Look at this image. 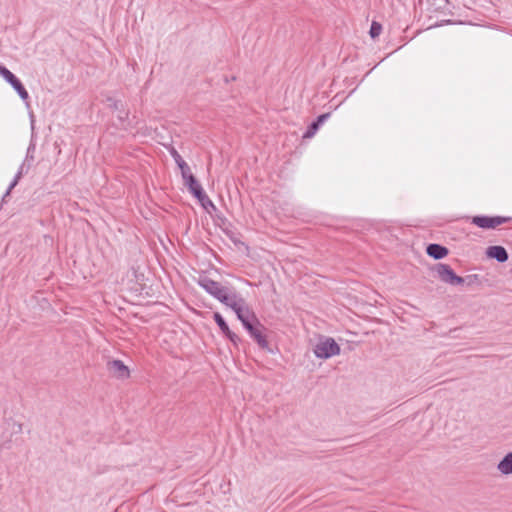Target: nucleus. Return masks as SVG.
Instances as JSON below:
<instances>
[{
	"mask_svg": "<svg viewBox=\"0 0 512 512\" xmlns=\"http://www.w3.org/2000/svg\"><path fill=\"white\" fill-rule=\"evenodd\" d=\"M198 284L215 299L227 305L233 297L236 295L235 292H229L227 288L223 287L219 282L214 281L206 276L200 277Z\"/></svg>",
	"mask_w": 512,
	"mask_h": 512,
	"instance_id": "1",
	"label": "nucleus"
},
{
	"mask_svg": "<svg viewBox=\"0 0 512 512\" xmlns=\"http://www.w3.org/2000/svg\"><path fill=\"white\" fill-rule=\"evenodd\" d=\"M340 351V346L331 337L321 338L313 349L315 356L320 359H328L339 355Z\"/></svg>",
	"mask_w": 512,
	"mask_h": 512,
	"instance_id": "2",
	"label": "nucleus"
},
{
	"mask_svg": "<svg viewBox=\"0 0 512 512\" xmlns=\"http://www.w3.org/2000/svg\"><path fill=\"white\" fill-rule=\"evenodd\" d=\"M433 270L435 271L437 277L446 284L459 286L463 285L465 282V279L456 275V273L448 264L438 263L433 267Z\"/></svg>",
	"mask_w": 512,
	"mask_h": 512,
	"instance_id": "3",
	"label": "nucleus"
},
{
	"mask_svg": "<svg viewBox=\"0 0 512 512\" xmlns=\"http://www.w3.org/2000/svg\"><path fill=\"white\" fill-rule=\"evenodd\" d=\"M226 306L230 307L236 313L239 320L254 318V314L250 311L245 300L238 294H236Z\"/></svg>",
	"mask_w": 512,
	"mask_h": 512,
	"instance_id": "4",
	"label": "nucleus"
},
{
	"mask_svg": "<svg viewBox=\"0 0 512 512\" xmlns=\"http://www.w3.org/2000/svg\"><path fill=\"white\" fill-rule=\"evenodd\" d=\"M503 217L476 216L472 219V223L483 229H493L506 222Z\"/></svg>",
	"mask_w": 512,
	"mask_h": 512,
	"instance_id": "5",
	"label": "nucleus"
},
{
	"mask_svg": "<svg viewBox=\"0 0 512 512\" xmlns=\"http://www.w3.org/2000/svg\"><path fill=\"white\" fill-rule=\"evenodd\" d=\"M109 373L118 379H127L130 376L129 368L121 360H111L107 363Z\"/></svg>",
	"mask_w": 512,
	"mask_h": 512,
	"instance_id": "6",
	"label": "nucleus"
},
{
	"mask_svg": "<svg viewBox=\"0 0 512 512\" xmlns=\"http://www.w3.org/2000/svg\"><path fill=\"white\" fill-rule=\"evenodd\" d=\"M185 185L188 187L189 191L201 202L202 206L206 207L204 203L206 194L196 178L194 176H189L188 181L185 182Z\"/></svg>",
	"mask_w": 512,
	"mask_h": 512,
	"instance_id": "7",
	"label": "nucleus"
},
{
	"mask_svg": "<svg viewBox=\"0 0 512 512\" xmlns=\"http://www.w3.org/2000/svg\"><path fill=\"white\" fill-rule=\"evenodd\" d=\"M486 255L489 258L496 259L498 262H506L508 260V253L502 246H490L486 250Z\"/></svg>",
	"mask_w": 512,
	"mask_h": 512,
	"instance_id": "8",
	"label": "nucleus"
},
{
	"mask_svg": "<svg viewBox=\"0 0 512 512\" xmlns=\"http://www.w3.org/2000/svg\"><path fill=\"white\" fill-rule=\"evenodd\" d=\"M248 332L261 348L268 347V342L263 334V326L261 324L254 326L252 330Z\"/></svg>",
	"mask_w": 512,
	"mask_h": 512,
	"instance_id": "9",
	"label": "nucleus"
},
{
	"mask_svg": "<svg viewBox=\"0 0 512 512\" xmlns=\"http://www.w3.org/2000/svg\"><path fill=\"white\" fill-rule=\"evenodd\" d=\"M426 252L430 257L438 260L444 258L448 254V249L439 244H429Z\"/></svg>",
	"mask_w": 512,
	"mask_h": 512,
	"instance_id": "10",
	"label": "nucleus"
},
{
	"mask_svg": "<svg viewBox=\"0 0 512 512\" xmlns=\"http://www.w3.org/2000/svg\"><path fill=\"white\" fill-rule=\"evenodd\" d=\"M497 470L502 475L512 474V452L507 453L497 464Z\"/></svg>",
	"mask_w": 512,
	"mask_h": 512,
	"instance_id": "11",
	"label": "nucleus"
},
{
	"mask_svg": "<svg viewBox=\"0 0 512 512\" xmlns=\"http://www.w3.org/2000/svg\"><path fill=\"white\" fill-rule=\"evenodd\" d=\"M11 86L16 90L23 101H27L29 99V94L19 79Z\"/></svg>",
	"mask_w": 512,
	"mask_h": 512,
	"instance_id": "12",
	"label": "nucleus"
},
{
	"mask_svg": "<svg viewBox=\"0 0 512 512\" xmlns=\"http://www.w3.org/2000/svg\"><path fill=\"white\" fill-rule=\"evenodd\" d=\"M214 320L215 322L217 323V325L219 326V328L221 329V331L225 334V333H229V327L227 325V323L225 322L224 318L221 316L220 313H214Z\"/></svg>",
	"mask_w": 512,
	"mask_h": 512,
	"instance_id": "13",
	"label": "nucleus"
},
{
	"mask_svg": "<svg viewBox=\"0 0 512 512\" xmlns=\"http://www.w3.org/2000/svg\"><path fill=\"white\" fill-rule=\"evenodd\" d=\"M0 76H2L10 85L14 84L18 78L6 67L2 69Z\"/></svg>",
	"mask_w": 512,
	"mask_h": 512,
	"instance_id": "14",
	"label": "nucleus"
},
{
	"mask_svg": "<svg viewBox=\"0 0 512 512\" xmlns=\"http://www.w3.org/2000/svg\"><path fill=\"white\" fill-rule=\"evenodd\" d=\"M0 76H2L10 85L14 84L18 78L6 67L2 69Z\"/></svg>",
	"mask_w": 512,
	"mask_h": 512,
	"instance_id": "15",
	"label": "nucleus"
},
{
	"mask_svg": "<svg viewBox=\"0 0 512 512\" xmlns=\"http://www.w3.org/2000/svg\"><path fill=\"white\" fill-rule=\"evenodd\" d=\"M319 125L318 123H316L315 121L308 127L307 131L304 133L303 137L304 138H312L316 132L318 131L319 129Z\"/></svg>",
	"mask_w": 512,
	"mask_h": 512,
	"instance_id": "16",
	"label": "nucleus"
},
{
	"mask_svg": "<svg viewBox=\"0 0 512 512\" xmlns=\"http://www.w3.org/2000/svg\"><path fill=\"white\" fill-rule=\"evenodd\" d=\"M381 31H382V26L379 23L375 22V21L372 22L371 27H370V35H371V37L372 38H376L377 36L380 35Z\"/></svg>",
	"mask_w": 512,
	"mask_h": 512,
	"instance_id": "17",
	"label": "nucleus"
},
{
	"mask_svg": "<svg viewBox=\"0 0 512 512\" xmlns=\"http://www.w3.org/2000/svg\"><path fill=\"white\" fill-rule=\"evenodd\" d=\"M182 164H181V174H182V177L184 179V181H188V177L189 176H193L190 172V168L189 166L187 165V163L185 161H181Z\"/></svg>",
	"mask_w": 512,
	"mask_h": 512,
	"instance_id": "18",
	"label": "nucleus"
},
{
	"mask_svg": "<svg viewBox=\"0 0 512 512\" xmlns=\"http://www.w3.org/2000/svg\"><path fill=\"white\" fill-rule=\"evenodd\" d=\"M253 320H255V317L240 319V321L242 322L243 326L247 331L252 330V328L255 326L253 325Z\"/></svg>",
	"mask_w": 512,
	"mask_h": 512,
	"instance_id": "19",
	"label": "nucleus"
},
{
	"mask_svg": "<svg viewBox=\"0 0 512 512\" xmlns=\"http://www.w3.org/2000/svg\"><path fill=\"white\" fill-rule=\"evenodd\" d=\"M22 177V174L21 173H17L13 179V181L11 182V184L9 185L7 191H6V195L10 194V192L12 191V189L18 184L19 180L21 179Z\"/></svg>",
	"mask_w": 512,
	"mask_h": 512,
	"instance_id": "20",
	"label": "nucleus"
},
{
	"mask_svg": "<svg viewBox=\"0 0 512 512\" xmlns=\"http://www.w3.org/2000/svg\"><path fill=\"white\" fill-rule=\"evenodd\" d=\"M22 177V174L21 173H17L13 179V181L11 182V184L9 185L7 191H6V195L10 194V192L12 191V189L18 184L19 180L21 179Z\"/></svg>",
	"mask_w": 512,
	"mask_h": 512,
	"instance_id": "21",
	"label": "nucleus"
},
{
	"mask_svg": "<svg viewBox=\"0 0 512 512\" xmlns=\"http://www.w3.org/2000/svg\"><path fill=\"white\" fill-rule=\"evenodd\" d=\"M107 105L110 107V108H113L115 110H118L120 106H122L121 102L118 101V100H115L111 97H108L107 98Z\"/></svg>",
	"mask_w": 512,
	"mask_h": 512,
	"instance_id": "22",
	"label": "nucleus"
},
{
	"mask_svg": "<svg viewBox=\"0 0 512 512\" xmlns=\"http://www.w3.org/2000/svg\"><path fill=\"white\" fill-rule=\"evenodd\" d=\"M225 335L230 339L231 342H233L235 345H237V342L240 340V338L233 333L231 330H229V333H225Z\"/></svg>",
	"mask_w": 512,
	"mask_h": 512,
	"instance_id": "23",
	"label": "nucleus"
},
{
	"mask_svg": "<svg viewBox=\"0 0 512 512\" xmlns=\"http://www.w3.org/2000/svg\"><path fill=\"white\" fill-rule=\"evenodd\" d=\"M330 116L329 113H326V114H322L320 115L317 120L315 121L316 123H318V125L320 126L326 119H328Z\"/></svg>",
	"mask_w": 512,
	"mask_h": 512,
	"instance_id": "24",
	"label": "nucleus"
},
{
	"mask_svg": "<svg viewBox=\"0 0 512 512\" xmlns=\"http://www.w3.org/2000/svg\"><path fill=\"white\" fill-rule=\"evenodd\" d=\"M173 156H174V159H175L176 163L178 164L179 168L181 169V164H182L181 161H184V160L176 151L174 152Z\"/></svg>",
	"mask_w": 512,
	"mask_h": 512,
	"instance_id": "25",
	"label": "nucleus"
},
{
	"mask_svg": "<svg viewBox=\"0 0 512 512\" xmlns=\"http://www.w3.org/2000/svg\"><path fill=\"white\" fill-rule=\"evenodd\" d=\"M204 203L206 205V207H204L205 209L208 208V206L212 207V208H215L213 202L208 198V196L206 195V199H204Z\"/></svg>",
	"mask_w": 512,
	"mask_h": 512,
	"instance_id": "26",
	"label": "nucleus"
},
{
	"mask_svg": "<svg viewBox=\"0 0 512 512\" xmlns=\"http://www.w3.org/2000/svg\"><path fill=\"white\" fill-rule=\"evenodd\" d=\"M23 170H24V164H22L18 170L17 173H21L23 175Z\"/></svg>",
	"mask_w": 512,
	"mask_h": 512,
	"instance_id": "27",
	"label": "nucleus"
}]
</instances>
